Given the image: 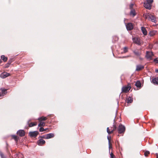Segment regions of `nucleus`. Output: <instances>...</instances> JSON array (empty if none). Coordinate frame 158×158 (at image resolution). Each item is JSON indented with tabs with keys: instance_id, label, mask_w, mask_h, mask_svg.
Listing matches in <instances>:
<instances>
[{
	"instance_id": "6ab92c4d",
	"label": "nucleus",
	"mask_w": 158,
	"mask_h": 158,
	"mask_svg": "<svg viewBox=\"0 0 158 158\" xmlns=\"http://www.w3.org/2000/svg\"><path fill=\"white\" fill-rule=\"evenodd\" d=\"M133 101V98L130 97L128 98L126 100V101L128 103H132Z\"/></svg>"
},
{
	"instance_id": "423d86ee",
	"label": "nucleus",
	"mask_w": 158,
	"mask_h": 158,
	"mask_svg": "<svg viewBox=\"0 0 158 158\" xmlns=\"http://www.w3.org/2000/svg\"><path fill=\"white\" fill-rule=\"evenodd\" d=\"M10 74L6 72H4L2 73L0 75V77L2 78H4L9 76Z\"/></svg>"
},
{
	"instance_id": "4468645a",
	"label": "nucleus",
	"mask_w": 158,
	"mask_h": 158,
	"mask_svg": "<svg viewBox=\"0 0 158 158\" xmlns=\"http://www.w3.org/2000/svg\"><path fill=\"white\" fill-rule=\"evenodd\" d=\"M152 82L154 84L158 85V77H155L152 79Z\"/></svg>"
},
{
	"instance_id": "ddd939ff",
	"label": "nucleus",
	"mask_w": 158,
	"mask_h": 158,
	"mask_svg": "<svg viewBox=\"0 0 158 158\" xmlns=\"http://www.w3.org/2000/svg\"><path fill=\"white\" fill-rule=\"evenodd\" d=\"M144 68L143 66L141 65H138L136 66V68L135 70L136 71H139Z\"/></svg>"
},
{
	"instance_id": "ea45409f",
	"label": "nucleus",
	"mask_w": 158,
	"mask_h": 158,
	"mask_svg": "<svg viewBox=\"0 0 158 158\" xmlns=\"http://www.w3.org/2000/svg\"><path fill=\"white\" fill-rule=\"evenodd\" d=\"M156 158H158V154L157 153H156Z\"/></svg>"
},
{
	"instance_id": "a19ab883",
	"label": "nucleus",
	"mask_w": 158,
	"mask_h": 158,
	"mask_svg": "<svg viewBox=\"0 0 158 158\" xmlns=\"http://www.w3.org/2000/svg\"><path fill=\"white\" fill-rule=\"evenodd\" d=\"M156 72L157 73H158V69L156 70Z\"/></svg>"
},
{
	"instance_id": "4c0bfd02",
	"label": "nucleus",
	"mask_w": 158,
	"mask_h": 158,
	"mask_svg": "<svg viewBox=\"0 0 158 158\" xmlns=\"http://www.w3.org/2000/svg\"><path fill=\"white\" fill-rule=\"evenodd\" d=\"M11 63V62L10 61H9V63L7 64L6 65V68H7L9 66V65Z\"/></svg>"
},
{
	"instance_id": "0eeeda50",
	"label": "nucleus",
	"mask_w": 158,
	"mask_h": 158,
	"mask_svg": "<svg viewBox=\"0 0 158 158\" xmlns=\"http://www.w3.org/2000/svg\"><path fill=\"white\" fill-rule=\"evenodd\" d=\"M131 89V87L129 86L123 87L122 88V91L123 92L127 93Z\"/></svg>"
},
{
	"instance_id": "4be33fe9",
	"label": "nucleus",
	"mask_w": 158,
	"mask_h": 158,
	"mask_svg": "<svg viewBox=\"0 0 158 158\" xmlns=\"http://www.w3.org/2000/svg\"><path fill=\"white\" fill-rule=\"evenodd\" d=\"M134 53L137 56H139L141 54L140 52L138 51H133Z\"/></svg>"
},
{
	"instance_id": "9d476101",
	"label": "nucleus",
	"mask_w": 158,
	"mask_h": 158,
	"mask_svg": "<svg viewBox=\"0 0 158 158\" xmlns=\"http://www.w3.org/2000/svg\"><path fill=\"white\" fill-rule=\"evenodd\" d=\"M45 143V140L42 139H40L37 141V144L40 146H41L44 144Z\"/></svg>"
},
{
	"instance_id": "7c9ffc66",
	"label": "nucleus",
	"mask_w": 158,
	"mask_h": 158,
	"mask_svg": "<svg viewBox=\"0 0 158 158\" xmlns=\"http://www.w3.org/2000/svg\"><path fill=\"white\" fill-rule=\"evenodd\" d=\"M123 52L126 53L128 51V48L127 47H124L123 49Z\"/></svg>"
},
{
	"instance_id": "72a5a7b5",
	"label": "nucleus",
	"mask_w": 158,
	"mask_h": 158,
	"mask_svg": "<svg viewBox=\"0 0 158 158\" xmlns=\"http://www.w3.org/2000/svg\"><path fill=\"white\" fill-rule=\"evenodd\" d=\"M39 130L40 132H43L44 131H45L44 129L42 127H41L40 128Z\"/></svg>"
},
{
	"instance_id": "f257e3e1",
	"label": "nucleus",
	"mask_w": 158,
	"mask_h": 158,
	"mask_svg": "<svg viewBox=\"0 0 158 158\" xmlns=\"http://www.w3.org/2000/svg\"><path fill=\"white\" fill-rule=\"evenodd\" d=\"M153 2V0H148L147 2L144 3V7L146 9L150 10L151 8V4Z\"/></svg>"
},
{
	"instance_id": "e433bc0d",
	"label": "nucleus",
	"mask_w": 158,
	"mask_h": 158,
	"mask_svg": "<svg viewBox=\"0 0 158 158\" xmlns=\"http://www.w3.org/2000/svg\"><path fill=\"white\" fill-rule=\"evenodd\" d=\"M110 154V157L111 158H115L112 152H111Z\"/></svg>"
},
{
	"instance_id": "1a4fd4ad",
	"label": "nucleus",
	"mask_w": 158,
	"mask_h": 158,
	"mask_svg": "<svg viewBox=\"0 0 158 158\" xmlns=\"http://www.w3.org/2000/svg\"><path fill=\"white\" fill-rule=\"evenodd\" d=\"M126 27L127 30H131L133 28V25L131 23H129L126 25Z\"/></svg>"
},
{
	"instance_id": "c9c22d12",
	"label": "nucleus",
	"mask_w": 158,
	"mask_h": 158,
	"mask_svg": "<svg viewBox=\"0 0 158 158\" xmlns=\"http://www.w3.org/2000/svg\"><path fill=\"white\" fill-rule=\"evenodd\" d=\"M113 126L114 127V128H113V129H111V130H112V133H113V132L114 131L116 130V126L115 125H114Z\"/></svg>"
},
{
	"instance_id": "37998d69",
	"label": "nucleus",
	"mask_w": 158,
	"mask_h": 158,
	"mask_svg": "<svg viewBox=\"0 0 158 158\" xmlns=\"http://www.w3.org/2000/svg\"><path fill=\"white\" fill-rule=\"evenodd\" d=\"M47 129H44L45 131H46Z\"/></svg>"
},
{
	"instance_id": "a878e982",
	"label": "nucleus",
	"mask_w": 158,
	"mask_h": 158,
	"mask_svg": "<svg viewBox=\"0 0 158 158\" xmlns=\"http://www.w3.org/2000/svg\"><path fill=\"white\" fill-rule=\"evenodd\" d=\"M107 139L108 140L109 148L110 149V148H111V146H110V139H111V137L110 136H108Z\"/></svg>"
},
{
	"instance_id": "2f4dec72",
	"label": "nucleus",
	"mask_w": 158,
	"mask_h": 158,
	"mask_svg": "<svg viewBox=\"0 0 158 158\" xmlns=\"http://www.w3.org/2000/svg\"><path fill=\"white\" fill-rule=\"evenodd\" d=\"M0 156L2 158H6L1 151H0Z\"/></svg>"
},
{
	"instance_id": "2eb2a0df",
	"label": "nucleus",
	"mask_w": 158,
	"mask_h": 158,
	"mask_svg": "<svg viewBox=\"0 0 158 158\" xmlns=\"http://www.w3.org/2000/svg\"><path fill=\"white\" fill-rule=\"evenodd\" d=\"M7 93V92L6 89H2V92L0 93V96H4Z\"/></svg>"
},
{
	"instance_id": "9b49d317",
	"label": "nucleus",
	"mask_w": 158,
	"mask_h": 158,
	"mask_svg": "<svg viewBox=\"0 0 158 158\" xmlns=\"http://www.w3.org/2000/svg\"><path fill=\"white\" fill-rule=\"evenodd\" d=\"M54 135L53 133H49L48 134H47L46 137L44 138L46 139H49L53 138L54 137Z\"/></svg>"
},
{
	"instance_id": "58836bf2",
	"label": "nucleus",
	"mask_w": 158,
	"mask_h": 158,
	"mask_svg": "<svg viewBox=\"0 0 158 158\" xmlns=\"http://www.w3.org/2000/svg\"><path fill=\"white\" fill-rule=\"evenodd\" d=\"M133 4H131L130 5V7L131 9L132 8L133 6Z\"/></svg>"
},
{
	"instance_id": "473e14b6",
	"label": "nucleus",
	"mask_w": 158,
	"mask_h": 158,
	"mask_svg": "<svg viewBox=\"0 0 158 158\" xmlns=\"http://www.w3.org/2000/svg\"><path fill=\"white\" fill-rule=\"evenodd\" d=\"M150 153V152L149 151H145L144 153V155L145 156H147L148 154Z\"/></svg>"
},
{
	"instance_id": "aec40b11",
	"label": "nucleus",
	"mask_w": 158,
	"mask_h": 158,
	"mask_svg": "<svg viewBox=\"0 0 158 158\" xmlns=\"http://www.w3.org/2000/svg\"><path fill=\"white\" fill-rule=\"evenodd\" d=\"M130 15L133 17L135 15V12L134 10H132L130 13Z\"/></svg>"
},
{
	"instance_id": "b1692460",
	"label": "nucleus",
	"mask_w": 158,
	"mask_h": 158,
	"mask_svg": "<svg viewBox=\"0 0 158 158\" xmlns=\"http://www.w3.org/2000/svg\"><path fill=\"white\" fill-rule=\"evenodd\" d=\"M1 58L4 62L6 61L7 60V58L4 55H2L1 56Z\"/></svg>"
},
{
	"instance_id": "f8f14e48",
	"label": "nucleus",
	"mask_w": 158,
	"mask_h": 158,
	"mask_svg": "<svg viewBox=\"0 0 158 158\" xmlns=\"http://www.w3.org/2000/svg\"><path fill=\"white\" fill-rule=\"evenodd\" d=\"M149 20H151V21L156 23V20L155 17L152 15H150L149 17Z\"/></svg>"
},
{
	"instance_id": "393cba45",
	"label": "nucleus",
	"mask_w": 158,
	"mask_h": 158,
	"mask_svg": "<svg viewBox=\"0 0 158 158\" xmlns=\"http://www.w3.org/2000/svg\"><path fill=\"white\" fill-rule=\"evenodd\" d=\"M40 123L38 124L39 127H44L45 125V123L44 122L40 121Z\"/></svg>"
},
{
	"instance_id": "412c9836",
	"label": "nucleus",
	"mask_w": 158,
	"mask_h": 158,
	"mask_svg": "<svg viewBox=\"0 0 158 158\" xmlns=\"http://www.w3.org/2000/svg\"><path fill=\"white\" fill-rule=\"evenodd\" d=\"M47 119V118L46 117H41L39 118H38V120L40 121H45Z\"/></svg>"
},
{
	"instance_id": "5701e85b",
	"label": "nucleus",
	"mask_w": 158,
	"mask_h": 158,
	"mask_svg": "<svg viewBox=\"0 0 158 158\" xmlns=\"http://www.w3.org/2000/svg\"><path fill=\"white\" fill-rule=\"evenodd\" d=\"M135 85L137 87H140L141 86V84L140 81H137L135 84Z\"/></svg>"
},
{
	"instance_id": "6e6552de",
	"label": "nucleus",
	"mask_w": 158,
	"mask_h": 158,
	"mask_svg": "<svg viewBox=\"0 0 158 158\" xmlns=\"http://www.w3.org/2000/svg\"><path fill=\"white\" fill-rule=\"evenodd\" d=\"M17 133L20 136H24L25 135V132L23 130H19L17 132Z\"/></svg>"
},
{
	"instance_id": "c756f323",
	"label": "nucleus",
	"mask_w": 158,
	"mask_h": 158,
	"mask_svg": "<svg viewBox=\"0 0 158 158\" xmlns=\"http://www.w3.org/2000/svg\"><path fill=\"white\" fill-rule=\"evenodd\" d=\"M107 132L108 134H110L112 133L111 129V131H110V130L109 127H107Z\"/></svg>"
},
{
	"instance_id": "f03ea898",
	"label": "nucleus",
	"mask_w": 158,
	"mask_h": 158,
	"mask_svg": "<svg viewBox=\"0 0 158 158\" xmlns=\"http://www.w3.org/2000/svg\"><path fill=\"white\" fill-rule=\"evenodd\" d=\"M154 56L153 53L151 51H147L146 55V58L149 60H152V56Z\"/></svg>"
},
{
	"instance_id": "7ed1b4c3",
	"label": "nucleus",
	"mask_w": 158,
	"mask_h": 158,
	"mask_svg": "<svg viewBox=\"0 0 158 158\" xmlns=\"http://www.w3.org/2000/svg\"><path fill=\"white\" fill-rule=\"evenodd\" d=\"M125 127L122 124H120L118 128V132L119 133H122L125 131Z\"/></svg>"
},
{
	"instance_id": "20e7f679",
	"label": "nucleus",
	"mask_w": 158,
	"mask_h": 158,
	"mask_svg": "<svg viewBox=\"0 0 158 158\" xmlns=\"http://www.w3.org/2000/svg\"><path fill=\"white\" fill-rule=\"evenodd\" d=\"M38 134L39 132L37 131L30 132L29 133V134L31 137H35Z\"/></svg>"
},
{
	"instance_id": "39448f33",
	"label": "nucleus",
	"mask_w": 158,
	"mask_h": 158,
	"mask_svg": "<svg viewBox=\"0 0 158 158\" xmlns=\"http://www.w3.org/2000/svg\"><path fill=\"white\" fill-rule=\"evenodd\" d=\"M133 41L136 44L140 45L141 44V42L140 41L139 38H132Z\"/></svg>"
},
{
	"instance_id": "bb28decb",
	"label": "nucleus",
	"mask_w": 158,
	"mask_h": 158,
	"mask_svg": "<svg viewBox=\"0 0 158 158\" xmlns=\"http://www.w3.org/2000/svg\"><path fill=\"white\" fill-rule=\"evenodd\" d=\"M150 15L147 14H144L143 15V17L146 19H149V17L150 16Z\"/></svg>"
},
{
	"instance_id": "cd10ccee",
	"label": "nucleus",
	"mask_w": 158,
	"mask_h": 158,
	"mask_svg": "<svg viewBox=\"0 0 158 158\" xmlns=\"http://www.w3.org/2000/svg\"><path fill=\"white\" fill-rule=\"evenodd\" d=\"M12 138L15 140L16 141H18V137L15 135H12Z\"/></svg>"
},
{
	"instance_id": "c85d7f7f",
	"label": "nucleus",
	"mask_w": 158,
	"mask_h": 158,
	"mask_svg": "<svg viewBox=\"0 0 158 158\" xmlns=\"http://www.w3.org/2000/svg\"><path fill=\"white\" fill-rule=\"evenodd\" d=\"M18 156L19 158H23V156L21 153H19L18 155Z\"/></svg>"
},
{
	"instance_id": "f3484780",
	"label": "nucleus",
	"mask_w": 158,
	"mask_h": 158,
	"mask_svg": "<svg viewBox=\"0 0 158 158\" xmlns=\"http://www.w3.org/2000/svg\"><path fill=\"white\" fill-rule=\"evenodd\" d=\"M141 30L143 34L145 35H147V31L144 27H141Z\"/></svg>"
},
{
	"instance_id": "c03bdc74",
	"label": "nucleus",
	"mask_w": 158,
	"mask_h": 158,
	"mask_svg": "<svg viewBox=\"0 0 158 158\" xmlns=\"http://www.w3.org/2000/svg\"><path fill=\"white\" fill-rule=\"evenodd\" d=\"M140 59L141 60H142V58H140Z\"/></svg>"
},
{
	"instance_id": "f704fd0d",
	"label": "nucleus",
	"mask_w": 158,
	"mask_h": 158,
	"mask_svg": "<svg viewBox=\"0 0 158 158\" xmlns=\"http://www.w3.org/2000/svg\"><path fill=\"white\" fill-rule=\"evenodd\" d=\"M154 61L156 63H158V58L154 59Z\"/></svg>"
},
{
	"instance_id": "a18cd8bd",
	"label": "nucleus",
	"mask_w": 158,
	"mask_h": 158,
	"mask_svg": "<svg viewBox=\"0 0 158 158\" xmlns=\"http://www.w3.org/2000/svg\"><path fill=\"white\" fill-rule=\"evenodd\" d=\"M129 56H127V57H128Z\"/></svg>"
},
{
	"instance_id": "a211bd4d",
	"label": "nucleus",
	"mask_w": 158,
	"mask_h": 158,
	"mask_svg": "<svg viewBox=\"0 0 158 158\" xmlns=\"http://www.w3.org/2000/svg\"><path fill=\"white\" fill-rule=\"evenodd\" d=\"M30 121V120H29L27 122V123L29 125V126L30 127H33L35 126L37 124V123H29V122Z\"/></svg>"
},
{
	"instance_id": "79ce46f5",
	"label": "nucleus",
	"mask_w": 158,
	"mask_h": 158,
	"mask_svg": "<svg viewBox=\"0 0 158 158\" xmlns=\"http://www.w3.org/2000/svg\"><path fill=\"white\" fill-rule=\"evenodd\" d=\"M2 62V60H1V59H0V63L1 62Z\"/></svg>"
},
{
	"instance_id": "dca6fc26",
	"label": "nucleus",
	"mask_w": 158,
	"mask_h": 158,
	"mask_svg": "<svg viewBox=\"0 0 158 158\" xmlns=\"http://www.w3.org/2000/svg\"><path fill=\"white\" fill-rule=\"evenodd\" d=\"M157 31L155 30H152L150 31L149 34L150 36H153L156 35Z\"/></svg>"
}]
</instances>
